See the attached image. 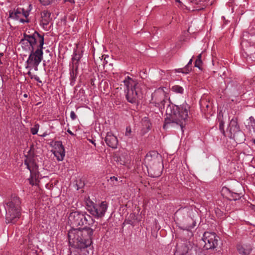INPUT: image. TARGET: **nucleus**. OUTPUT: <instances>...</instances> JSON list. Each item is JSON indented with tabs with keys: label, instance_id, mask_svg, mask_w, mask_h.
Listing matches in <instances>:
<instances>
[{
	"label": "nucleus",
	"instance_id": "f257e3e1",
	"mask_svg": "<svg viewBox=\"0 0 255 255\" xmlns=\"http://www.w3.org/2000/svg\"><path fill=\"white\" fill-rule=\"evenodd\" d=\"M44 42V34L36 31L30 34H24L20 43L23 49L30 52L25 62V68L30 70L32 68L35 71L38 70V66L43 58Z\"/></svg>",
	"mask_w": 255,
	"mask_h": 255
},
{
	"label": "nucleus",
	"instance_id": "f03ea898",
	"mask_svg": "<svg viewBox=\"0 0 255 255\" xmlns=\"http://www.w3.org/2000/svg\"><path fill=\"white\" fill-rule=\"evenodd\" d=\"M190 106L185 103L180 106L173 104H169L166 109V113L168 117L166 119L165 124L163 128H165L168 125L172 127H179L182 132H183L186 121L188 118Z\"/></svg>",
	"mask_w": 255,
	"mask_h": 255
},
{
	"label": "nucleus",
	"instance_id": "7ed1b4c3",
	"mask_svg": "<svg viewBox=\"0 0 255 255\" xmlns=\"http://www.w3.org/2000/svg\"><path fill=\"white\" fill-rule=\"evenodd\" d=\"M94 230L89 227L72 229L68 232L70 242L79 244L81 248H87L92 243Z\"/></svg>",
	"mask_w": 255,
	"mask_h": 255
},
{
	"label": "nucleus",
	"instance_id": "20e7f679",
	"mask_svg": "<svg viewBox=\"0 0 255 255\" xmlns=\"http://www.w3.org/2000/svg\"><path fill=\"white\" fill-rule=\"evenodd\" d=\"M249 44V47L247 52H244L243 56L246 58L247 62L251 64L255 62V27L250 26L249 31L244 32L243 34L242 46H247Z\"/></svg>",
	"mask_w": 255,
	"mask_h": 255
},
{
	"label": "nucleus",
	"instance_id": "39448f33",
	"mask_svg": "<svg viewBox=\"0 0 255 255\" xmlns=\"http://www.w3.org/2000/svg\"><path fill=\"white\" fill-rule=\"evenodd\" d=\"M20 201L15 195H11L5 202L4 208L6 212V223L14 224L20 217Z\"/></svg>",
	"mask_w": 255,
	"mask_h": 255
},
{
	"label": "nucleus",
	"instance_id": "423d86ee",
	"mask_svg": "<svg viewBox=\"0 0 255 255\" xmlns=\"http://www.w3.org/2000/svg\"><path fill=\"white\" fill-rule=\"evenodd\" d=\"M190 210L188 207L179 209L174 214V219L183 224V229L189 231L196 226V222L189 216Z\"/></svg>",
	"mask_w": 255,
	"mask_h": 255
},
{
	"label": "nucleus",
	"instance_id": "0eeeda50",
	"mask_svg": "<svg viewBox=\"0 0 255 255\" xmlns=\"http://www.w3.org/2000/svg\"><path fill=\"white\" fill-rule=\"evenodd\" d=\"M109 207V203L103 201L95 203L90 200L86 201L87 211L95 218L98 219L103 218Z\"/></svg>",
	"mask_w": 255,
	"mask_h": 255
},
{
	"label": "nucleus",
	"instance_id": "6e6552de",
	"mask_svg": "<svg viewBox=\"0 0 255 255\" xmlns=\"http://www.w3.org/2000/svg\"><path fill=\"white\" fill-rule=\"evenodd\" d=\"M90 219L91 217L86 213L76 211L70 213L68 217V221L73 227H78L87 224L90 225L88 222Z\"/></svg>",
	"mask_w": 255,
	"mask_h": 255
},
{
	"label": "nucleus",
	"instance_id": "1a4fd4ad",
	"mask_svg": "<svg viewBox=\"0 0 255 255\" xmlns=\"http://www.w3.org/2000/svg\"><path fill=\"white\" fill-rule=\"evenodd\" d=\"M160 158L161 156L156 151H152L147 153L144 160V163L147 170H149V168L152 169L156 167H160Z\"/></svg>",
	"mask_w": 255,
	"mask_h": 255
},
{
	"label": "nucleus",
	"instance_id": "9d476101",
	"mask_svg": "<svg viewBox=\"0 0 255 255\" xmlns=\"http://www.w3.org/2000/svg\"><path fill=\"white\" fill-rule=\"evenodd\" d=\"M166 102V93L164 88H159L152 94L150 103L159 108H164Z\"/></svg>",
	"mask_w": 255,
	"mask_h": 255
},
{
	"label": "nucleus",
	"instance_id": "9b49d317",
	"mask_svg": "<svg viewBox=\"0 0 255 255\" xmlns=\"http://www.w3.org/2000/svg\"><path fill=\"white\" fill-rule=\"evenodd\" d=\"M218 237L214 233L205 232L202 237L204 242V248L206 250L213 249L218 245Z\"/></svg>",
	"mask_w": 255,
	"mask_h": 255
},
{
	"label": "nucleus",
	"instance_id": "f8f14e48",
	"mask_svg": "<svg viewBox=\"0 0 255 255\" xmlns=\"http://www.w3.org/2000/svg\"><path fill=\"white\" fill-rule=\"evenodd\" d=\"M144 87H141L140 88H132L125 90L126 93V98L127 101L132 104H135L137 102L139 99L140 98L142 94V89Z\"/></svg>",
	"mask_w": 255,
	"mask_h": 255
},
{
	"label": "nucleus",
	"instance_id": "ddd939ff",
	"mask_svg": "<svg viewBox=\"0 0 255 255\" xmlns=\"http://www.w3.org/2000/svg\"><path fill=\"white\" fill-rule=\"evenodd\" d=\"M25 164L26 165L27 168L30 171V178L29 183L32 185L37 184L39 178V174L38 172V166L33 162L25 161Z\"/></svg>",
	"mask_w": 255,
	"mask_h": 255
},
{
	"label": "nucleus",
	"instance_id": "4468645a",
	"mask_svg": "<svg viewBox=\"0 0 255 255\" xmlns=\"http://www.w3.org/2000/svg\"><path fill=\"white\" fill-rule=\"evenodd\" d=\"M228 129L231 134V136H233L234 137L238 135L242 136L243 137L242 140H244V133L241 131L240 126L237 122V119L236 118H233L230 123Z\"/></svg>",
	"mask_w": 255,
	"mask_h": 255
},
{
	"label": "nucleus",
	"instance_id": "2eb2a0df",
	"mask_svg": "<svg viewBox=\"0 0 255 255\" xmlns=\"http://www.w3.org/2000/svg\"><path fill=\"white\" fill-rule=\"evenodd\" d=\"M53 154L58 161H62L63 160L65 155V151L62 141H57L55 142Z\"/></svg>",
	"mask_w": 255,
	"mask_h": 255
},
{
	"label": "nucleus",
	"instance_id": "dca6fc26",
	"mask_svg": "<svg viewBox=\"0 0 255 255\" xmlns=\"http://www.w3.org/2000/svg\"><path fill=\"white\" fill-rule=\"evenodd\" d=\"M123 82L126 88L125 90H127V91L134 88L136 89L140 88L141 87H144L142 84L136 82L129 76H127L123 81Z\"/></svg>",
	"mask_w": 255,
	"mask_h": 255
},
{
	"label": "nucleus",
	"instance_id": "f3484780",
	"mask_svg": "<svg viewBox=\"0 0 255 255\" xmlns=\"http://www.w3.org/2000/svg\"><path fill=\"white\" fill-rule=\"evenodd\" d=\"M51 13L47 10H43L41 12L40 25L44 29L47 30V26L51 20Z\"/></svg>",
	"mask_w": 255,
	"mask_h": 255
},
{
	"label": "nucleus",
	"instance_id": "a211bd4d",
	"mask_svg": "<svg viewBox=\"0 0 255 255\" xmlns=\"http://www.w3.org/2000/svg\"><path fill=\"white\" fill-rule=\"evenodd\" d=\"M105 142L107 145L112 148H116L118 143L117 137L112 132H108L105 137Z\"/></svg>",
	"mask_w": 255,
	"mask_h": 255
},
{
	"label": "nucleus",
	"instance_id": "6ab92c4d",
	"mask_svg": "<svg viewBox=\"0 0 255 255\" xmlns=\"http://www.w3.org/2000/svg\"><path fill=\"white\" fill-rule=\"evenodd\" d=\"M22 9L21 8H17L14 11L9 12V17L11 18L14 19L19 21L21 23H24L25 22H28L27 20L22 18Z\"/></svg>",
	"mask_w": 255,
	"mask_h": 255
},
{
	"label": "nucleus",
	"instance_id": "aec40b11",
	"mask_svg": "<svg viewBox=\"0 0 255 255\" xmlns=\"http://www.w3.org/2000/svg\"><path fill=\"white\" fill-rule=\"evenodd\" d=\"M237 250L241 255H249L252 251V248L248 245H238Z\"/></svg>",
	"mask_w": 255,
	"mask_h": 255
},
{
	"label": "nucleus",
	"instance_id": "412c9836",
	"mask_svg": "<svg viewBox=\"0 0 255 255\" xmlns=\"http://www.w3.org/2000/svg\"><path fill=\"white\" fill-rule=\"evenodd\" d=\"M82 57V55L80 53H77L74 52V55L72 57V60L73 62V66L76 67V70H77L78 65H79V61L80 60Z\"/></svg>",
	"mask_w": 255,
	"mask_h": 255
},
{
	"label": "nucleus",
	"instance_id": "4be33fe9",
	"mask_svg": "<svg viewBox=\"0 0 255 255\" xmlns=\"http://www.w3.org/2000/svg\"><path fill=\"white\" fill-rule=\"evenodd\" d=\"M77 70H76V67L74 66H73L72 69L70 70V79H71V84H73L76 81L77 77Z\"/></svg>",
	"mask_w": 255,
	"mask_h": 255
},
{
	"label": "nucleus",
	"instance_id": "5701e85b",
	"mask_svg": "<svg viewBox=\"0 0 255 255\" xmlns=\"http://www.w3.org/2000/svg\"><path fill=\"white\" fill-rule=\"evenodd\" d=\"M172 90L177 94H183L184 92V89L182 87L179 85H175L172 87Z\"/></svg>",
	"mask_w": 255,
	"mask_h": 255
},
{
	"label": "nucleus",
	"instance_id": "b1692460",
	"mask_svg": "<svg viewBox=\"0 0 255 255\" xmlns=\"http://www.w3.org/2000/svg\"><path fill=\"white\" fill-rule=\"evenodd\" d=\"M202 54H200L197 56V59L195 62V67L201 69V66L202 64L201 60Z\"/></svg>",
	"mask_w": 255,
	"mask_h": 255
},
{
	"label": "nucleus",
	"instance_id": "393cba45",
	"mask_svg": "<svg viewBox=\"0 0 255 255\" xmlns=\"http://www.w3.org/2000/svg\"><path fill=\"white\" fill-rule=\"evenodd\" d=\"M125 136L128 138H131L132 137L133 134L130 127L128 126L126 128Z\"/></svg>",
	"mask_w": 255,
	"mask_h": 255
},
{
	"label": "nucleus",
	"instance_id": "a878e982",
	"mask_svg": "<svg viewBox=\"0 0 255 255\" xmlns=\"http://www.w3.org/2000/svg\"><path fill=\"white\" fill-rule=\"evenodd\" d=\"M193 61V57L190 59L187 64L185 66V73H189V72L191 70V65L192 64Z\"/></svg>",
	"mask_w": 255,
	"mask_h": 255
},
{
	"label": "nucleus",
	"instance_id": "bb28decb",
	"mask_svg": "<svg viewBox=\"0 0 255 255\" xmlns=\"http://www.w3.org/2000/svg\"><path fill=\"white\" fill-rule=\"evenodd\" d=\"M142 124H145L147 128H150V123L149 122L148 118L144 117L142 121Z\"/></svg>",
	"mask_w": 255,
	"mask_h": 255
},
{
	"label": "nucleus",
	"instance_id": "cd10ccee",
	"mask_svg": "<svg viewBox=\"0 0 255 255\" xmlns=\"http://www.w3.org/2000/svg\"><path fill=\"white\" fill-rule=\"evenodd\" d=\"M40 2L43 5H47L52 2L54 0H39Z\"/></svg>",
	"mask_w": 255,
	"mask_h": 255
},
{
	"label": "nucleus",
	"instance_id": "c85d7f7f",
	"mask_svg": "<svg viewBox=\"0 0 255 255\" xmlns=\"http://www.w3.org/2000/svg\"><path fill=\"white\" fill-rule=\"evenodd\" d=\"M38 127L39 126L38 125H35L34 127L31 128V132L32 134L34 135L37 133V132L38 131Z\"/></svg>",
	"mask_w": 255,
	"mask_h": 255
},
{
	"label": "nucleus",
	"instance_id": "c756f323",
	"mask_svg": "<svg viewBox=\"0 0 255 255\" xmlns=\"http://www.w3.org/2000/svg\"><path fill=\"white\" fill-rule=\"evenodd\" d=\"M220 123H219V129L221 130V131L224 133V122L223 120H220Z\"/></svg>",
	"mask_w": 255,
	"mask_h": 255
},
{
	"label": "nucleus",
	"instance_id": "7c9ffc66",
	"mask_svg": "<svg viewBox=\"0 0 255 255\" xmlns=\"http://www.w3.org/2000/svg\"><path fill=\"white\" fill-rule=\"evenodd\" d=\"M185 67L184 68H178L177 69H175V72L177 73H182L183 74H188V73H185Z\"/></svg>",
	"mask_w": 255,
	"mask_h": 255
},
{
	"label": "nucleus",
	"instance_id": "2f4dec72",
	"mask_svg": "<svg viewBox=\"0 0 255 255\" xmlns=\"http://www.w3.org/2000/svg\"><path fill=\"white\" fill-rule=\"evenodd\" d=\"M76 115L74 111H71L70 113V118L72 120H75L76 119Z\"/></svg>",
	"mask_w": 255,
	"mask_h": 255
},
{
	"label": "nucleus",
	"instance_id": "473e14b6",
	"mask_svg": "<svg viewBox=\"0 0 255 255\" xmlns=\"http://www.w3.org/2000/svg\"><path fill=\"white\" fill-rule=\"evenodd\" d=\"M22 9V16H24V17L25 18H27V17L29 15V13L28 11H25L23 10V9Z\"/></svg>",
	"mask_w": 255,
	"mask_h": 255
},
{
	"label": "nucleus",
	"instance_id": "72a5a7b5",
	"mask_svg": "<svg viewBox=\"0 0 255 255\" xmlns=\"http://www.w3.org/2000/svg\"><path fill=\"white\" fill-rule=\"evenodd\" d=\"M34 79L37 82H38L39 83H41V81L40 80L38 76H35V77H34Z\"/></svg>",
	"mask_w": 255,
	"mask_h": 255
},
{
	"label": "nucleus",
	"instance_id": "f704fd0d",
	"mask_svg": "<svg viewBox=\"0 0 255 255\" xmlns=\"http://www.w3.org/2000/svg\"><path fill=\"white\" fill-rule=\"evenodd\" d=\"M175 1L179 3V6H182V2L180 1V0H175Z\"/></svg>",
	"mask_w": 255,
	"mask_h": 255
},
{
	"label": "nucleus",
	"instance_id": "c9c22d12",
	"mask_svg": "<svg viewBox=\"0 0 255 255\" xmlns=\"http://www.w3.org/2000/svg\"><path fill=\"white\" fill-rule=\"evenodd\" d=\"M65 1L69 2L71 3H74L75 2L74 0H65Z\"/></svg>",
	"mask_w": 255,
	"mask_h": 255
},
{
	"label": "nucleus",
	"instance_id": "e433bc0d",
	"mask_svg": "<svg viewBox=\"0 0 255 255\" xmlns=\"http://www.w3.org/2000/svg\"><path fill=\"white\" fill-rule=\"evenodd\" d=\"M110 179L112 181L114 180H115L116 181H117V178L115 177V176L111 177Z\"/></svg>",
	"mask_w": 255,
	"mask_h": 255
},
{
	"label": "nucleus",
	"instance_id": "4c0bfd02",
	"mask_svg": "<svg viewBox=\"0 0 255 255\" xmlns=\"http://www.w3.org/2000/svg\"><path fill=\"white\" fill-rule=\"evenodd\" d=\"M47 135H48V133L46 132H45L41 136L42 137H45V136H46Z\"/></svg>",
	"mask_w": 255,
	"mask_h": 255
},
{
	"label": "nucleus",
	"instance_id": "58836bf2",
	"mask_svg": "<svg viewBox=\"0 0 255 255\" xmlns=\"http://www.w3.org/2000/svg\"><path fill=\"white\" fill-rule=\"evenodd\" d=\"M30 71H31V70H30L29 69V71H28V72H27V74H28L29 76H30L31 78H32V75H31V73Z\"/></svg>",
	"mask_w": 255,
	"mask_h": 255
},
{
	"label": "nucleus",
	"instance_id": "ea45409f",
	"mask_svg": "<svg viewBox=\"0 0 255 255\" xmlns=\"http://www.w3.org/2000/svg\"><path fill=\"white\" fill-rule=\"evenodd\" d=\"M67 132L72 135H74V133L70 129H68Z\"/></svg>",
	"mask_w": 255,
	"mask_h": 255
},
{
	"label": "nucleus",
	"instance_id": "a19ab883",
	"mask_svg": "<svg viewBox=\"0 0 255 255\" xmlns=\"http://www.w3.org/2000/svg\"><path fill=\"white\" fill-rule=\"evenodd\" d=\"M24 96L25 97H27V95H26V94H24Z\"/></svg>",
	"mask_w": 255,
	"mask_h": 255
},
{
	"label": "nucleus",
	"instance_id": "79ce46f5",
	"mask_svg": "<svg viewBox=\"0 0 255 255\" xmlns=\"http://www.w3.org/2000/svg\"><path fill=\"white\" fill-rule=\"evenodd\" d=\"M91 142H92V143L93 144H94L95 145V143H94V141H92Z\"/></svg>",
	"mask_w": 255,
	"mask_h": 255
},
{
	"label": "nucleus",
	"instance_id": "37998d69",
	"mask_svg": "<svg viewBox=\"0 0 255 255\" xmlns=\"http://www.w3.org/2000/svg\"><path fill=\"white\" fill-rule=\"evenodd\" d=\"M254 143L255 144V139H254Z\"/></svg>",
	"mask_w": 255,
	"mask_h": 255
},
{
	"label": "nucleus",
	"instance_id": "c03bdc74",
	"mask_svg": "<svg viewBox=\"0 0 255 255\" xmlns=\"http://www.w3.org/2000/svg\"><path fill=\"white\" fill-rule=\"evenodd\" d=\"M252 118V119H254V118H253L252 117H250V119Z\"/></svg>",
	"mask_w": 255,
	"mask_h": 255
},
{
	"label": "nucleus",
	"instance_id": "a18cd8bd",
	"mask_svg": "<svg viewBox=\"0 0 255 255\" xmlns=\"http://www.w3.org/2000/svg\"><path fill=\"white\" fill-rule=\"evenodd\" d=\"M252 118V119H254V118H253L252 117H250V119Z\"/></svg>",
	"mask_w": 255,
	"mask_h": 255
}]
</instances>
